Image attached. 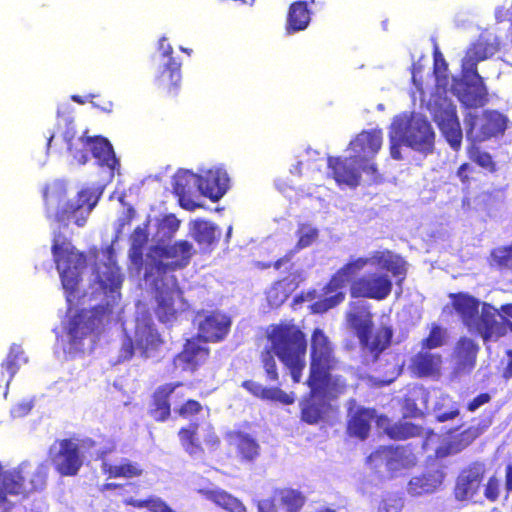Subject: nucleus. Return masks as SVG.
I'll list each match as a JSON object with an SVG mask.
<instances>
[{"instance_id": "obj_53", "label": "nucleus", "mask_w": 512, "mask_h": 512, "mask_svg": "<svg viewBox=\"0 0 512 512\" xmlns=\"http://www.w3.org/2000/svg\"><path fill=\"white\" fill-rule=\"evenodd\" d=\"M272 349L266 347L260 353V363L264 370L266 380L269 382L279 381V371Z\"/></svg>"}, {"instance_id": "obj_1", "label": "nucleus", "mask_w": 512, "mask_h": 512, "mask_svg": "<svg viewBox=\"0 0 512 512\" xmlns=\"http://www.w3.org/2000/svg\"><path fill=\"white\" fill-rule=\"evenodd\" d=\"M369 264L377 265L381 269L390 272L394 277L402 276L404 278L406 274L403 259L389 250L375 251L372 253L371 257L351 259L330 277L323 288L325 294L333 292H335V294L314 302L311 305L312 312L323 314L341 304L346 297L342 289Z\"/></svg>"}, {"instance_id": "obj_41", "label": "nucleus", "mask_w": 512, "mask_h": 512, "mask_svg": "<svg viewBox=\"0 0 512 512\" xmlns=\"http://www.w3.org/2000/svg\"><path fill=\"white\" fill-rule=\"evenodd\" d=\"M331 372L332 370H327L323 379L309 375L307 384L312 390H321L330 399H336L347 391L348 384L342 376H333Z\"/></svg>"}, {"instance_id": "obj_6", "label": "nucleus", "mask_w": 512, "mask_h": 512, "mask_svg": "<svg viewBox=\"0 0 512 512\" xmlns=\"http://www.w3.org/2000/svg\"><path fill=\"white\" fill-rule=\"evenodd\" d=\"M391 141H398L421 152H430L435 134L427 119L420 115L398 116L391 125Z\"/></svg>"}, {"instance_id": "obj_55", "label": "nucleus", "mask_w": 512, "mask_h": 512, "mask_svg": "<svg viewBox=\"0 0 512 512\" xmlns=\"http://www.w3.org/2000/svg\"><path fill=\"white\" fill-rule=\"evenodd\" d=\"M98 279L103 289H109L112 292L119 289L122 283L120 269L115 265V263L109 267L107 273L103 274V276L99 275Z\"/></svg>"}, {"instance_id": "obj_24", "label": "nucleus", "mask_w": 512, "mask_h": 512, "mask_svg": "<svg viewBox=\"0 0 512 512\" xmlns=\"http://www.w3.org/2000/svg\"><path fill=\"white\" fill-rule=\"evenodd\" d=\"M181 386L183 383L180 381L164 383L153 391L147 412L155 422L163 423L170 419L172 413L170 397Z\"/></svg>"}, {"instance_id": "obj_64", "label": "nucleus", "mask_w": 512, "mask_h": 512, "mask_svg": "<svg viewBox=\"0 0 512 512\" xmlns=\"http://www.w3.org/2000/svg\"><path fill=\"white\" fill-rule=\"evenodd\" d=\"M143 249L142 247L130 246L129 248V259L137 267L141 269L145 267V261L143 260Z\"/></svg>"}, {"instance_id": "obj_31", "label": "nucleus", "mask_w": 512, "mask_h": 512, "mask_svg": "<svg viewBox=\"0 0 512 512\" xmlns=\"http://www.w3.org/2000/svg\"><path fill=\"white\" fill-rule=\"evenodd\" d=\"M449 299L462 323L468 329H472L479 315L480 301L465 292L450 293Z\"/></svg>"}, {"instance_id": "obj_16", "label": "nucleus", "mask_w": 512, "mask_h": 512, "mask_svg": "<svg viewBox=\"0 0 512 512\" xmlns=\"http://www.w3.org/2000/svg\"><path fill=\"white\" fill-rule=\"evenodd\" d=\"M78 141L84 146V149L74 148L72 143L68 144V150L72 155L73 159L79 164L84 165L88 161V151L91 152L92 156L97 159L98 164L101 166H108L113 168L117 162L112 145L110 142L102 137H84L78 138Z\"/></svg>"}, {"instance_id": "obj_29", "label": "nucleus", "mask_w": 512, "mask_h": 512, "mask_svg": "<svg viewBox=\"0 0 512 512\" xmlns=\"http://www.w3.org/2000/svg\"><path fill=\"white\" fill-rule=\"evenodd\" d=\"M356 164L350 159L340 156H329L327 158V166L331 170L333 179L339 185H347L356 187L360 183L361 173Z\"/></svg>"}, {"instance_id": "obj_28", "label": "nucleus", "mask_w": 512, "mask_h": 512, "mask_svg": "<svg viewBox=\"0 0 512 512\" xmlns=\"http://www.w3.org/2000/svg\"><path fill=\"white\" fill-rule=\"evenodd\" d=\"M164 340L153 323L142 320L135 327V345L144 358L151 357L159 351Z\"/></svg>"}, {"instance_id": "obj_2", "label": "nucleus", "mask_w": 512, "mask_h": 512, "mask_svg": "<svg viewBox=\"0 0 512 512\" xmlns=\"http://www.w3.org/2000/svg\"><path fill=\"white\" fill-rule=\"evenodd\" d=\"M193 253V245L187 240L151 246L145 259V282L157 288L163 285L177 286L178 281L173 273L188 266Z\"/></svg>"}, {"instance_id": "obj_51", "label": "nucleus", "mask_w": 512, "mask_h": 512, "mask_svg": "<svg viewBox=\"0 0 512 512\" xmlns=\"http://www.w3.org/2000/svg\"><path fill=\"white\" fill-rule=\"evenodd\" d=\"M488 261L491 267L498 269L512 268V243L492 249Z\"/></svg>"}, {"instance_id": "obj_43", "label": "nucleus", "mask_w": 512, "mask_h": 512, "mask_svg": "<svg viewBox=\"0 0 512 512\" xmlns=\"http://www.w3.org/2000/svg\"><path fill=\"white\" fill-rule=\"evenodd\" d=\"M198 493L227 512H248L242 501L223 489L201 488Z\"/></svg>"}, {"instance_id": "obj_35", "label": "nucleus", "mask_w": 512, "mask_h": 512, "mask_svg": "<svg viewBox=\"0 0 512 512\" xmlns=\"http://www.w3.org/2000/svg\"><path fill=\"white\" fill-rule=\"evenodd\" d=\"M442 366V356L422 349L410 358L409 370L417 377L438 375Z\"/></svg>"}, {"instance_id": "obj_38", "label": "nucleus", "mask_w": 512, "mask_h": 512, "mask_svg": "<svg viewBox=\"0 0 512 512\" xmlns=\"http://www.w3.org/2000/svg\"><path fill=\"white\" fill-rule=\"evenodd\" d=\"M249 394L255 398L280 403L282 405H291L294 403L293 394H288L278 386L265 387L259 382L253 380H245L241 384Z\"/></svg>"}, {"instance_id": "obj_37", "label": "nucleus", "mask_w": 512, "mask_h": 512, "mask_svg": "<svg viewBox=\"0 0 512 512\" xmlns=\"http://www.w3.org/2000/svg\"><path fill=\"white\" fill-rule=\"evenodd\" d=\"M479 352L478 344L468 337H460L453 349L452 357L456 369L460 372H470L476 365Z\"/></svg>"}, {"instance_id": "obj_4", "label": "nucleus", "mask_w": 512, "mask_h": 512, "mask_svg": "<svg viewBox=\"0 0 512 512\" xmlns=\"http://www.w3.org/2000/svg\"><path fill=\"white\" fill-rule=\"evenodd\" d=\"M45 214L61 226L67 227L71 220L77 226H83L85 217H78L77 213L84 207L89 213L97 203V198L89 189H82L73 198L68 196V189L63 181H53L45 185L42 192Z\"/></svg>"}, {"instance_id": "obj_60", "label": "nucleus", "mask_w": 512, "mask_h": 512, "mask_svg": "<svg viewBox=\"0 0 512 512\" xmlns=\"http://www.w3.org/2000/svg\"><path fill=\"white\" fill-rule=\"evenodd\" d=\"M134 348H135V344H134L133 339L130 336L126 335L122 341V344H121V347L119 350V355H118L119 362H124V361H128V360L132 359L134 356Z\"/></svg>"}, {"instance_id": "obj_21", "label": "nucleus", "mask_w": 512, "mask_h": 512, "mask_svg": "<svg viewBox=\"0 0 512 512\" xmlns=\"http://www.w3.org/2000/svg\"><path fill=\"white\" fill-rule=\"evenodd\" d=\"M347 408L346 433L349 437L366 440L371 432V424L377 417L374 408L356 406L355 399H350Z\"/></svg>"}, {"instance_id": "obj_50", "label": "nucleus", "mask_w": 512, "mask_h": 512, "mask_svg": "<svg viewBox=\"0 0 512 512\" xmlns=\"http://www.w3.org/2000/svg\"><path fill=\"white\" fill-rule=\"evenodd\" d=\"M467 156L468 158L486 170L487 172L493 174L497 172V164L494 161L492 155L486 151H483L479 146L476 145V142H473L467 147Z\"/></svg>"}, {"instance_id": "obj_40", "label": "nucleus", "mask_w": 512, "mask_h": 512, "mask_svg": "<svg viewBox=\"0 0 512 512\" xmlns=\"http://www.w3.org/2000/svg\"><path fill=\"white\" fill-rule=\"evenodd\" d=\"M444 478V472L439 469L414 476L408 482V492L413 496L434 493L441 487Z\"/></svg>"}, {"instance_id": "obj_12", "label": "nucleus", "mask_w": 512, "mask_h": 512, "mask_svg": "<svg viewBox=\"0 0 512 512\" xmlns=\"http://www.w3.org/2000/svg\"><path fill=\"white\" fill-rule=\"evenodd\" d=\"M159 50L162 56L167 57L168 61L164 68L155 78V86L161 96L167 99L175 98L180 91L181 84V63L172 56L173 47L167 43V38L162 37L159 40Z\"/></svg>"}, {"instance_id": "obj_14", "label": "nucleus", "mask_w": 512, "mask_h": 512, "mask_svg": "<svg viewBox=\"0 0 512 512\" xmlns=\"http://www.w3.org/2000/svg\"><path fill=\"white\" fill-rule=\"evenodd\" d=\"M58 449L51 446L49 459L54 469L61 476H75L83 465V454L80 446L72 438H65L56 441Z\"/></svg>"}, {"instance_id": "obj_39", "label": "nucleus", "mask_w": 512, "mask_h": 512, "mask_svg": "<svg viewBox=\"0 0 512 512\" xmlns=\"http://www.w3.org/2000/svg\"><path fill=\"white\" fill-rule=\"evenodd\" d=\"M156 293L157 306L155 308V314L160 322L168 323L172 322L177 318V310L174 306V293L177 290V286H162L156 287L149 285Z\"/></svg>"}, {"instance_id": "obj_8", "label": "nucleus", "mask_w": 512, "mask_h": 512, "mask_svg": "<svg viewBox=\"0 0 512 512\" xmlns=\"http://www.w3.org/2000/svg\"><path fill=\"white\" fill-rule=\"evenodd\" d=\"M373 469L384 467L390 474L413 466L415 455L409 445H382L366 459Z\"/></svg>"}, {"instance_id": "obj_22", "label": "nucleus", "mask_w": 512, "mask_h": 512, "mask_svg": "<svg viewBox=\"0 0 512 512\" xmlns=\"http://www.w3.org/2000/svg\"><path fill=\"white\" fill-rule=\"evenodd\" d=\"M381 130H363L350 142L349 147L353 154L349 157L352 163L361 165L373 158L381 149Z\"/></svg>"}, {"instance_id": "obj_45", "label": "nucleus", "mask_w": 512, "mask_h": 512, "mask_svg": "<svg viewBox=\"0 0 512 512\" xmlns=\"http://www.w3.org/2000/svg\"><path fill=\"white\" fill-rule=\"evenodd\" d=\"M346 321L358 339L365 338L366 332L374 327L373 314L365 306L354 307L346 314Z\"/></svg>"}, {"instance_id": "obj_19", "label": "nucleus", "mask_w": 512, "mask_h": 512, "mask_svg": "<svg viewBox=\"0 0 512 512\" xmlns=\"http://www.w3.org/2000/svg\"><path fill=\"white\" fill-rule=\"evenodd\" d=\"M102 319L96 310L81 309L68 321L69 344L75 348L82 346L83 340L96 334Z\"/></svg>"}, {"instance_id": "obj_33", "label": "nucleus", "mask_w": 512, "mask_h": 512, "mask_svg": "<svg viewBox=\"0 0 512 512\" xmlns=\"http://www.w3.org/2000/svg\"><path fill=\"white\" fill-rule=\"evenodd\" d=\"M464 80L463 89L457 95L459 101L468 108L484 106L488 100V91L483 78L478 74Z\"/></svg>"}, {"instance_id": "obj_44", "label": "nucleus", "mask_w": 512, "mask_h": 512, "mask_svg": "<svg viewBox=\"0 0 512 512\" xmlns=\"http://www.w3.org/2000/svg\"><path fill=\"white\" fill-rule=\"evenodd\" d=\"M199 424L191 422L178 430V438L183 450L192 458L203 457L204 447L198 436Z\"/></svg>"}, {"instance_id": "obj_13", "label": "nucleus", "mask_w": 512, "mask_h": 512, "mask_svg": "<svg viewBox=\"0 0 512 512\" xmlns=\"http://www.w3.org/2000/svg\"><path fill=\"white\" fill-rule=\"evenodd\" d=\"M197 336L204 343L222 342L229 334L232 319L226 313L219 310L196 312Z\"/></svg>"}, {"instance_id": "obj_15", "label": "nucleus", "mask_w": 512, "mask_h": 512, "mask_svg": "<svg viewBox=\"0 0 512 512\" xmlns=\"http://www.w3.org/2000/svg\"><path fill=\"white\" fill-rule=\"evenodd\" d=\"M46 484V475L41 470H29L20 466L2 475L1 485L10 495H26L41 490Z\"/></svg>"}, {"instance_id": "obj_46", "label": "nucleus", "mask_w": 512, "mask_h": 512, "mask_svg": "<svg viewBox=\"0 0 512 512\" xmlns=\"http://www.w3.org/2000/svg\"><path fill=\"white\" fill-rule=\"evenodd\" d=\"M101 470L108 478H138L144 473V469L139 463L127 459L119 464L104 461L101 464Z\"/></svg>"}, {"instance_id": "obj_61", "label": "nucleus", "mask_w": 512, "mask_h": 512, "mask_svg": "<svg viewBox=\"0 0 512 512\" xmlns=\"http://www.w3.org/2000/svg\"><path fill=\"white\" fill-rule=\"evenodd\" d=\"M473 173H474L473 166H471V164L465 162V163H462L458 167V169L456 171V176L459 178L461 184L464 187L469 188L471 185V181L473 179V177H472Z\"/></svg>"}, {"instance_id": "obj_10", "label": "nucleus", "mask_w": 512, "mask_h": 512, "mask_svg": "<svg viewBox=\"0 0 512 512\" xmlns=\"http://www.w3.org/2000/svg\"><path fill=\"white\" fill-rule=\"evenodd\" d=\"M431 113L433 121L450 147L455 151H459L462 145L463 134L456 106L447 99H441L433 104Z\"/></svg>"}, {"instance_id": "obj_9", "label": "nucleus", "mask_w": 512, "mask_h": 512, "mask_svg": "<svg viewBox=\"0 0 512 512\" xmlns=\"http://www.w3.org/2000/svg\"><path fill=\"white\" fill-rule=\"evenodd\" d=\"M334 348L321 328L312 331L310 339V367L309 375L317 379L326 377L327 370L337 366Z\"/></svg>"}, {"instance_id": "obj_11", "label": "nucleus", "mask_w": 512, "mask_h": 512, "mask_svg": "<svg viewBox=\"0 0 512 512\" xmlns=\"http://www.w3.org/2000/svg\"><path fill=\"white\" fill-rule=\"evenodd\" d=\"M431 113L433 121L450 147L455 151H459L462 145L463 134L456 106L447 99H441L433 104Z\"/></svg>"}, {"instance_id": "obj_47", "label": "nucleus", "mask_w": 512, "mask_h": 512, "mask_svg": "<svg viewBox=\"0 0 512 512\" xmlns=\"http://www.w3.org/2000/svg\"><path fill=\"white\" fill-rule=\"evenodd\" d=\"M20 360L27 362L24 357V350L21 345L13 343L8 351L6 358L1 363V375L8 376L7 383H9L16 375L20 368Z\"/></svg>"}, {"instance_id": "obj_57", "label": "nucleus", "mask_w": 512, "mask_h": 512, "mask_svg": "<svg viewBox=\"0 0 512 512\" xmlns=\"http://www.w3.org/2000/svg\"><path fill=\"white\" fill-rule=\"evenodd\" d=\"M297 248L302 249L310 246L318 236V230L307 224L300 225L298 229Z\"/></svg>"}, {"instance_id": "obj_54", "label": "nucleus", "mask_w": 512, "mask_h": 512, "mask_svg": "<svg viewBox=\"0 0 512 512\" xmlns=\"http://www.w3.org/2000/svg\"><path fill=\"white\" fill-rule=\"evenodd\" d=\"M445 342L446 329L439 324L433 323L430 327L429 334L421 341V348L430 351L442 347Z\"/></svg>"}, {"instance_id": "obj_59", "label": "nucleus", "mask_w": 512, "mask_h": 512, "mask_svg": "<svg viewBox=\"0 0 512 512\" xmlns=\"http://www.w3.org/2000/svg\"><path fill=\"white\" fill-rule=\"evenodd\" d=\"M179 227L180 220L174 214L165 215L159 224V228L166 231L169 238L176 233Z\"/></svg>"}, {"instance_id": "obj_34", "label": "nucleus", "mask_w": 512, "mask_h": 512, "mask_svg": "<svg viewBox=\"0 0 512 512\" xmlns=\"http://www.w3.org/2000/svg\"><path fill=\"white\" fill-rule=\"evenodd\" d=\"M393 329L388 325H380L377 329H369L365 338L361 337L359 343L376 360L392 342Z\"/></svg>"}, {"instance_id": "obj_23", "label": "nucleus", "mask_w": 512, "mask_h": 512, "mask_svg": "<svg viewBox=\"0 0 512 512\" xmlns=\"http://www.w3.org/2000/svg\"><path fill=\"white\" fill-rule=\"evenodd\" d=\"M209 357L210 348L202 339L192 336L186 339L182 350L175 356V361L179 363L182 370L193 373L206 364Z\"/></svg>"}, {"instance_id": "obj_49", "label": "nucleus", "mask_w": 512, "mask_h": 512, "mask_svg": "<svg viewBox=\"0 0 512 512\" xmlns=\"http://www.w3.org/2000/svg\"><path fill=\"white\" fill-rule=\"evenodd\" d=\"M123 504L137 509L147 508L150 512H176L163 499L156 496L140 500L128 497L123 500Z\"/></svg>"}, {"instance_id": "obj_42", "label": "nucleus", "mask_w": 512, "mask_h": 512, "mask_svg": "<svg viewBox=\"0 0 512 512\" xmlns=\"http://www.w3.org/2000/svg\"><path fill=\"white\" fill-rule=\"evenodd\" d=\"M311 21V11L307 1H295L290 4L287 13L285 30L293 34L305 30Z\"/></svg>"}, {"instance_id": "obj_25", "label": "nucleus", "mask_w": 512, "mask_h": 512, "mask_svg": "<svg viewBox=\"0 0 512 512\" xmlns=\"http://www.w3.org/2000/svg\"><path fill=\"white\" fill-rule=\"evenodd\" d=\"M226 438L228 444L234 448L239 463L254 464L260 457V444L252 435L233 430L227 433Z\"/></svg>"}, {"instance_id": "obj_26", "label": "nucleus", "mask_w": 512, "mask_h": 512, "mask_svg": "<svg viewBox=\"0 0 512 512\" xmlns=\"http://www.w3.org/2000/svg\"><path fill=\"white\" fill-rule=\"evenodd\" d=\"M497 310L490 304H482L481 315L473 326L481 335L484 343L497 341L506 335V322L497 321Z\"/></svg>"}, {"instance_id": "obj_7", "label": "nucleus", "mask_w": 512, "mask_h": 512, "mask_svg": "<svg viewBox=\"0 0 512 512\" xmlns=\"http://www.w3.org/2000/svg\"><path fill=\"white\" fill-rule=\"evenodd\" d=\"M467 138L473 142H485L504 134L508 119L495 110H484L480 114L468 113L465 116Z\"/></svg>"}, {"instance_id": "obj_3", "label": "nucleus", "mask_w": 512, "mask_h": 512, "mask_svg": "<svg viewBox=\"0 0 512 512\" xmlns=\"http://www.w3.org/2000/svg\"><path fill=\"white\" fill-rule=\"evenodd\" d=\"M267 339L269 348L288 369L293 383H299L306 366L307 340L304 332L294 323L281 321L269 326Z\"/></svg>"}, {"instance_id": "obj_20", "label": "nucleus", "mask_w": 512, "mask_h": 512, "mask_svg": "<svg viewBox=\"0 0 512 512\" xmlns=\"http://www.w3.org/2000/svg\"><path fill=\"white\" fill-rule=\"evenodd\" d=\"M306 501L298 490L283 487L272 491L270 497L257 503L258 512H299Z\"/></svg>"}, {"instance_id": "obj_18", "label": "nucleus", "mask_w": 512, "mask_h": 512, "mask_svg": "<svg viewBox=\"0 0 512 512\" xmlns=\"http://www.w3.org/2000/svg\"><path fill=\"white\" fill-rule=\"evenodd\" d=\"M499 51V43L491 35L480 34L475 41L470 43L461 61V73L464 79L470 76H478L477 65L485 61Z\"/></svg>"}, {"instance_id": "obj_30", "label": "nucleus", "mask_w": 512, "mask_h": 512, "mask_svg": "<svg viewBox=\"0 0 512 512\" xmlns=\"http://www.w3.org/2000/svg\"><path fill=\"white\" fill-rule=\"evenodd\" d=\"M194 186L198 187V174L190 171H179L173 180V193L182 208L193 211L199 204L192 199Z\"/></svg>"}, {"instance_id": "obj_62", "label": "nucleus", "mask_w": 512, "mask_h": 512, "mask_svg": "<svg viewBox=\"0 0 512 512\" xmlns=\"http://www.w3.org/2000/svg\"><path fill=\"white\" fill-rule=\"evenodd\" d=\"M499 492H500L499 480L495 476L490 477L485 486V490H484L485 497L489 501L494 502L498 499Z\"/></svg>"}, {"instance_id": "obj_56", "label": "nucleus", "mask_w": 512, "mask_h": 512, "mask_svg": "<svg viewBox=\"0 0 512 512\" xmlns=\"http://www.w3.org/2000/svg\"><path fill=\"white\" fill-rule=\"evenodd\" d=\"M203 405L195 399H187L174 409L177 416L183 419H190L201 414Z\"/></svg>"}, {"instance_id": "obj_63", "label": "nucleus", "mask_w": 512, "mask_h": 512, "mask_svg": "<svg viewBox=\"0 0 512 512\" xmlns=\"http://www.w3.org/2000/svg\"><path fill=\"white\" fill-rule=\"evenodd\" d=\"M284 280L276 281L268 292V297L273 298L275 302L282 303L287 297L288 293L283 289Z\"/></svg>"}, {"instance_id": "obj_52", "label": "nucleus", "mask_w": 512, "mask_h": 512, "mask_svg": "<svg viewBox=\"0 0 512 512\" xmlns=\"http://www.w3.org/2000/svg\"><path fill=\"white\" fill-rule=\"evenodd\" d=\"M323 406L313 398L301 403V420L307 424H317L323 418Z\"/></svg>"}, {"instance_id": "obj_58", "label": "nucleus", "mask_w": 512, "mask_h": 512, "mask_svg": "<svg viewBox=\"0 0 512 512\" xmlns=\"http://www.w3.org/2000/svg\"><path fill=\"white\" fill-rule=\"evenodd\" d=\"M148 226L149 222L145 223L143 226H137L131 236V245L134 247H142L144 248L149 240V233H148Z\"/></svg>"}, {"instance_id": "obj_32", "label": "nucleus", "mask_w": 512, "mask_h": 512, "mask_svg": "<svg viewBox=\"0 0 512 512\" xmlns=\"http://www.w3.org/2000/svg\"><path fill=\"white\" fill-rule=\"evenodd\" d=\"M485 474V466L480 462H473L468 465L459 474L456 485L455 494L459 499H465L472 495L483 480Z\"/></svg>"}, {"instance_id": "obj_5", "label": "nucleus", "mask_w": 512, "mask_h": 512, "mask_svg": "<svg viewBox=\"0 0 512 512\" xmlns=\"http://www.w3.org/2000/svg\"><path fill=\"white\" fill-rule=\"evenodd\" d=\"M51 253L56 269L59 272L61 284L66 293V300L72 306L82 280V270L87 265L84 252L79 251L72 241L61 233L52 239Z\"/></svg>"}, {"instance_id": "obj_17", "label": "nucleus", "mask_w": 512, "mask_h": 512, "mask_svg": "<svg viewBox=\"0 0 512 512\" xmlns=\"http://www.w3.org/2000/svg\"><path fill=\"white\" fill-rule=\"evenodd\" d=\"M352 298H367L377 301L386 299L392 292L393 283L385 273H370L357 276L349 282Z\"/></svg>"}, {"instance_id": "obj_27", "label": "nucleus", "mask_w": 512, "mask_h": 512, "mask_svg": "<svg viewBox=\"0 0 512 512\" xmlns=\"http://www.w3.org/2000/svg\"><path fill=\"white\" fill-rule=\"evenodd\" d=\"M229 188V177L225 170L209 169L198 175L199 191L212 201H218Z\"/></svg>"}, {"instance_id": "obj_36", "label": "nucleus", "mask_w": 512, "mask_h": 512, "mask_svg": "<svg viewBox=\"0 0 512 512\" xmlns=\"http://www.w3.org/2000/svg\"><path fill=\"white\" fill-rule=\"evenodd\" d=\"M376 422L392 440L402 441L423 435V428L420 425L407 421L391 422L386 415L378 416Z\"/></svg>"}, {"instance_id": "obj_48", "label": "nucleus", "mask_w": 512, "mask_h": 512, "mask_svg": "<svg viewBox=\"0 0 512 512\" xmlns=\"http://www.w3.org/2000/svg\"><path fill=\"white\" fill-rule=\"evenodd\" d=\"M216 231V226L206 220H195L191 227L193 239L205 248L217 241Z\"/></svg>"}]
</instances>
